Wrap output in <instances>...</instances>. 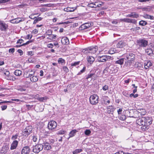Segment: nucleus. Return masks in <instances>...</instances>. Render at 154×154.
<instances>
[{
    "instance_id": "obj_1",
    "label": "nucleus",
    "mask_w": 154,
    "mask_h": 154,
    "mask_svg": "<svg viewBox=\"0 0 154 154\" xmlns=\"http://www.w3.org/2000/svg\"><path fill=\"white\" fill-rule=\"evenodd\" d=\"M152 119L148 116L142 117L137 120L136 122L138 125L141 126V130L145 131L149 128V126L152 123Z\"/></svg>"
},
{
    "instance_id": "obj_2",
    "label": "nucleus",
    "mask_w": 154,
    "mask_h": 154,
    "mask_svg": "<svg viewBox=\"0 0 154 154\" xmlns=\"http://www.w3.org/2000/svg\"><path fill=\"white\" fill-rule=\"evenodd\" d=\"M137 45L139 47L144 48L148 45V42L145 39H140L137 41Z\"/></svg>"
},
{
    "instance_id": "obj_3",
    "label": "nucleus",
    "mask_w": 154,
    "mask_h": 154,
    "mask_svg": "<svg viewBox=\"0 0 154 154\" xmlns=\"http://www.w3.org/2000/svg\"><path fill=\"white\" fill-rule=\"evenodd\" d=\"M32 127L31 126H29L26 127L22 132V134L23 136L25 137H27L32 132Z\"/></svg>"
},
{
    "instance_id": "obj_4",
    "label": "nucleus",
    "mask_w": 154,
    "mask_h": 154,
    "mask_svg": "<svg viewBox=\"0 0 154 154\" xmlns=\"http://www.w3.org/2000/svg\"><path fill=\"white\" fill-rule=\"evenodd\" d=\"M44 146L41 144H37L33 146L32 151L35 153H38L42 150Z\"/></svg>"
},
{
    "instance_id": "obj_5",
    "label": "nucleus",
    "mask_w": 154,
    "mask_h": 154,
    "mask_svg": "<svg viewBox=\"0 0 154 154\" xmlns=\"http://www.w3.org/2000/svg\"><path fill=\"white\" fill-rule=\"evenodd\" d=\"M98 97L96 95L94 94L90 96L89 100L91 103L92 105L96 104L98 102Z\"/></svg>"
},
{
    "instance_id": "obj_6",
    "label": "nucleus",
    "mask_w": 154,
    "mask_h": 154,
    "mask_svg": "<svg viewBox=\"0 0 154 154\" xmlns=\"http://www.w3.org/2000/svg\"><path fill=\"white\" fill-rule=\"evenodd\" d=\"M98 48L97 47V46H95V47H90L88 48H85V49H83L82 51V52L85 53V54L88 53L89 52H87L86 51L85 52L87 51H91V53L94 54L97 51Z\"/></svg>"
},
{
    "instance_id": "obj_7",
    "label": "nucleus",
    "mask_w": 154,
    "mask_h": 154,
    "mask_svg": "<svg viewBox=\"0 0 154 154\" xmlns=\"http://www.w3.org/2000/svg\"><path fill=\"white\" fill-rule=\"evenodd\" d=\"M135 56V55L132 53H129V54H127L126 56L127 62L129 63H131L134 60Z\"/></svg>"
},
{
    "instance_id": "obj_8",
    "label": "nucleus",
    "mask_w": 154,
    "mask_h": 154,
    "mask_svg": "<svg viewBox=\"0 0 154 154\" xmlns=\"http://www.w3.org/2000/svg\"><path fill=\"white\" fill-rule=\"evenodd\" d=\"M57 123L54 121H51L49 122L48 127L49 130H52L55 128L57 127Z\"/></svg>"
},
{
    "instance_id": "obj_9",
    "label": "nucleus",
    "mask_w": 154,
    "mask_h": 154,
    "mask_svg": "<svg viewBox=\"0 0 154 154\" xmlns=\"http://www.w3.org/2000/svg\"><path fill=\"white\" fill-rule=\"evenodd\" d=\"M108 57L106 55L98 56L97 57L98 61L99 62H105L108 60Z\"/></svg>"
},
{
    "instance_id": "obj_10",
    "label": "nucleus",
    "mask_w": 154,
    "mask_h": 154,
    "mask_svg": "<svg viewBox=\"0 0 154 154\" xmlns=\"http://www.w3.org/2000/svg\"><path fill=\"white\" fill-rule=\"evenodd\" d=\"M8 26V25L5 22L2 21H0V29L1 31H6Z\"/></svg>"
},
{
    "instance_id": "obj_11",
    "label": "nucleus",
    "mask_w": 154,
    "mask_h": 154,
    "mask_svg": "<svg viewBox=\"0 0 154 154\" xmlns=\"http://www.w3.org/2000/svg\"><path fill=\"white\" fill-rule=\"evenodd\" d=\"M9 149L8 145H5L3 146L0 151V154H5L8 151Z\"/></svg>"
},
{
    "instance_id": "obj_12",
    "label": "nucleus",
    "mask_w": 154,
    "mask_h": 154,
    "mask_svg": "<svg viewBox=\"0 0 154 154\" xmlns=\"http://www.w3.org/2000/svg\"><path fill=\"white\" fill-rule=\"evenodd\" d=\"M30 149L28 146H26L23 148L21 150L22 154H29Z\"/></svg>"
},
{
    "instance_id": "obj_13",
    "label": "nucleus",
    "mask_w": 154,
    "mask_h": 154,
    "mask_svg": "<svg viewBox=\"0 0 154 154\" xmlns=\"http://www.w3.org/2000/svg\"><path fill=\"white\" fill-rule=\"evenodd\" d=\"M24 20V18L22 19H20V18L18 17L17 18H15L11 20L10 22L12 23H17L20 22H22Z\"/></svg>"
},
{
    "instance_id": "obj_14",
    "label": "nucleus",
    "mask_w": 154,
    "mask_h": 154,
    "mask_svg": "<svg viewBox=\"0 0 154 154\" xmlns=\"http://www.w3.org/2000/svg\"><path fill=\"white\" fill-rule=\"evenodd\" d=\"M18 141L17 140H14L11 144L10 149L13 150L16 149L18 146Z\"/></svg>"
},
{
    "instance_id": "obj_15",
    "label": "nucleus",
    "mask_w": 154,
    "mask_h": 154,
    "mask_svg": "<svg viewBox=\"0 0 154 154\" xmlns=\"http://www.w3.org/2000/svg\"><path fill=\"white\" fill-rule=\"evenodd\" d=\"M61 42L62 44L67 45L69 44V41L68 38L66 37H63L61 40Z\"/></svg>"
},
{
    "instance_id": "obj_16",
    "label": "nucleus",
    "mask_w": 154,
    "mask_h": 154,
    "mask_svg": "<svg viewBox=\"0 0 154 154\" xmlns=\"http://www.w3.org/2000/svg\"><path fill=\"white\" fill-rule=\"evenodd\" d=\"M127 17L137 18L139 17V14L135 12H131L130 14H129L126 16Z\"/></svg>"
},
{
    "instance_id": "obj_17",
    "label": "nucleus",
    "mask_w": 154,
    "mask_h": 154,
    "mask_svg": "<svg viewBox=\"0 0 154 154\" xmlns=\"http://www.w3.org/2000/svg\"><path fill=\"white\" fill-rule=\"evenodd\" d=\"M144 65L145 68L147 69L152 65V63L149 60H147L145 61Z\"/></svg>"
},
{
    "instance_id": "obj_18",
    "label": "nucleus",
    "mask_w": 154,
    "mask_h": 154,
    "mask_svg": "<svg viewBox=\"0 0 154 154\" xmlns=\"http://www.w3.org/2000/svg\"><path fill=\"white\" fill-rule=\"evenodd\" d=\"M78 132V131L75 129L72 130V131H71L69 133V137L68 138V139H69V138L70 137H72L74 136Z\"/></svg>"
},
{
    "instance_id": "obj_19",
    "label": "nucleus",
    "mask_w": 154,
    "mask_h": 154,
    "mask_svg": "<svg viewBox=\"0 0 154 154\" xmlns=\"http://www.w3.org/2000/svg\"><path fill=\"white\" fill-rule=\"evenodd\" d=\"M87 60L88 62L91 64L94 61L95 59L93 57L88 56L87 57Z\"/></svg>"
},
{
    "instance_id": "obj_20",
    "label": "nucleus",
    "mask_w": 154,
    "mask_h": 154,
    "mask_svg": "<svg viewBox=\"0 0 154 154\" xmlns=\"http://www.w3.org/2000/svg\"><path fill=\"white\" fill-rule=\"evenodd\" d=\"M103 100L104 103L108 105L110 103V101L109 99V98L108 97L104 96L103 97Z\"/></svg>"
},
{
    "instance_id": "obj_21",
    "label": "nucleus",
    "mask_w": 154,
    "mask_h": 154,
    "mask_svg": "<svg viewBox=\"0 0 154 154\" xmlns=\"http://www.w3.org/2000/svg\"><path fill=\"white\" fill-rule=\"evenodd\" d=\"M87 6L88 7L91 8H96L97 7H99V6L98 5H96V4L93 3H88Z\"/></svg>"
},
{
    "instance_id": "obj_22",
    "label": "nucleus",
    "mask_w": 154,
    "mask_h": 154,
    "mask_svg": "<svg viewBox=\"0 0 154 154\" xmlns=\"http://www.w3.org/2000/svg\"><path fill=\"white\" fill-rule=\"evenodd\" d=\"M86 29H88L90 27L93 26V23L92 22H89L85 23Z\"/></svg>"
},
{
    "instance_id": "obj_23",
    "label": "nucleus",
    "mask_w": 154,
    "mask_h": 154,
    "mask_svg": "<svg viewBox=\"0 0 154 154\" xmlns=\"http://www.w3.org/2000/svg\"><path fill=\"white\" fill-rule=\"evenodd\" d=\"M17 90L23 92L26 91V89L25 87L24 86H19L18 87Z\"/></svg>"
},
{
    "instance_id": "obj_24",
    "label": "nucleus",
    "mask_w": 154,
    "mask_h": 154,
    "mask_svg": "<svg viewBox=\"0 0 154 154\" xmlns=\"http://www.w3.org/2000/svg\"><path fill=\"white\" fill-rule=\"evenodd\" d=\"M124 45L123 42L122 41H119L117 44V48H122L123 47Z\"/></svg>"
},
{
    "instance_id": "obj_25",
    "label": "nucleus",
    "mask_w": 154,
    "mask_h": 154,
    "mask_svg": "<svg viewBox=\"0 0 154 154\" xmlns=\"http://www.w3.org/2000/svg\"><path fill=\"white\" fill-rule=\"evenodd\" d=\"M124 59L122 58L118 60H116V64H119L120 65H122L124 63Z\"/></svg>"
},
{
    "instance_id": "obj_26",
    "label": "nucleus",
    "mask_w": 154,
    "mask_h": 154,
    "mask_svg": "<svg viewBox=\"0 0 154 154\" xmlns=\"http://www.w3.org/2000/svg\"><path fill=\"white\" fill-rule=\"evenodd\" d=\"M14 74L17 76H20L21 75L22 72L19 70L17 69L14 71Z\"/></svg>"
},
{
    "instance_id": "obj_27",
    "label": "nucleus",
    "mask_w": 154,
    "mask_h": 154,
    "mask_svg": "<svg viewBox=\"0 0 154 154\" xmlns=\"http://www.w3.org/2000/svg\"><path fill=\"white\" fill-rule=\"evenodd\" d=\"M94 73H91L90 72L86 76V79H88L89 78H92V77H94Z\"/></svg>"
},
{
    "instance_id": "obj_28",
    "label": "nucleus",
    "mask_w": 154,
    "mask_h": 154,
    "mask_svg": "<svg viewBox=\"0 0 154 154\" xmlns=\"http://www.w3.org/2000/svg\"><path fill=\"white\" fill-rule=\"evenodd\" d=\"M153 51L151 48H148L146 50V52L148 55H150L153 54Z\"/></svg>"
},
{
    "instance_id": "obj_29",
    "label": "nucleus",
    "mask_w": 154,
    "mask_h": 154,
    "mask_svg": "<svg viewBox=\"0 0 154 154\" xmlns=\"http://www.w3.org/2000/svg\"><path fill=\"white\" fill-rule=\"evenodd\" d=\"M34 18H36V19L34 20L33 24H35L37 22H38V21L41 20L42 19V18L41 17H39L38 18H36V17H34Z\"/></svg>"
},
{
    "instance_id": "obj_30",
    "label": "nucleus",
    "mask_w": 154,
    "mask_h": 154,
    "mask_svg": "<svg viewBox=\"0 0 154 154\" xmlns=\"http://www.w3.org/2000/svg\"><path fill=\"white\" fill-rule=\"evenodd\" d=\"M143 17L145 18L150 19H153V16L149 15L146 14H144Z\"/></svg>"
},
{
    "instance_id": "obj_31",
    "label": "nucleus",
    "mask_w": 154,
    "mask_h": 154,
    "mask_svg": "<svg viewBox=\"0 0 154 154\" xmlns=\"http://www.w3.org/2000/svg\"><path fill=\"white\" fill-rule=\"evenodd\" d=\"M45 149L46 150H49L51 148V147L50 144L48 143H45L44 144Z\"/></svg>"
},
{
    "instance_id": "obj_32",
    "label": "nucleus",
    "mask_w": 154,
    "mask_h": 154,
    "mask_svg": "<svg viewBox=\"0 0 154 154\" xmlns=\"http://www.w3.org/2000/svg\"><path fill=\"white\" fill-rule=\"evenodd\" d=\"M65 60L62 58H59L58 60V62L59 63L63 65L65 63Z\"/></svg>"
},
{
    "instance_id": "obj_33",
    "label": "nucleus",
    "mask_w": 154,
    "mask_h": 154,
    "mask_svg": "<svg viewBox=\"0 0 154 154\" xmlns=\"http://www.w3.org/2000/svg\"><path fill=\"white\" fill-rule=\"evenodd\" d=\"M147 23L145 21L141 20L139 22V24L140 25L144 26L146 25Z\"/></svg>"
},
{
    "instance_id": "obj_34",
    "label": "nucleus",
    "mask_w": 154,
    "mask_h": 154,
    "mask_svg": "<svg viewBox=\"0 0 154 154\" xmlns=\"http://www.w3.org/2000/svg\"><path fill=\"white\" fill-rule=\"evenodd\" d=\"M128 23H133L136 24L137 23V20L134 19L129 18Z\"/></svg>"
},
{
    "instance_id": "obj_35",
    "label": "nucleus",
    "mask_w": 154,
    "mask_h": 154,
    "mask_svg": "<svg viewBox=\"0 0 154 154\" xmlns=\"http://www.w3.org/2000/svg\"><path fill=\"white\" fill-rule=\"evenodd\" d=\"M30 80L32 82H35L37 81L38 79L36 76H33L32 78H30Z\"/></svg>"
},
{
    "instance_id": "obj_36",
    "label": "nucleus",
    "mask_w": 154,
    "mask_h": 154,
    "mask_svg": "<svg viewBox=\"0 0 154 154\" xmlns=\"http://www.w3.org/2000/svg\"><path fill=\"white\" fill-rule=\"evenodd\" d=\"M66 131L65 130H61L58 131L57 134L63 135L65 133Z\"/></svg>"
},
{
    "instance_id": "obj_37",
    "label": "nucleus",
    "mask_w": 154,
    "mask_h": 154,
    "mask_svg": "<svg viewBox=\"0 0 154 154\" xmlns=\"http://www.w3.org/2000/svg\"><path fill=\"white\" fill-rule=\"evenodd\" d=\"M82 150L81 149H76L73 152V154H77L82 152Z\"/></svg>"
},
{
    "instance_id": "obj_38",
    "label": "nucleus",
    "mask_w": 154,
    "mask_h": 154,
    "mask_svg": "<svg viewBox=\"0 0 154 154\" xmlns=\"http://www.w3.org/2000/svg\"><path fill=\"white\" fill-rule=\"evenodd\" d=\"M91 132L89 129H87L85 131V134L87 136H89L91 133Z\"/></svg>"
},
{
    "instance_id": "obj_39",
    "label": "nucleus",
    "mask_w": 154,
    "mask_h": 154,
    "mask_svg": "<svg viewBox=\"0 0 154 154\" xmlns=\"http://www.w3.org/2000/svg\"><path fill=\"white\" fill-rule=\"evenodd\" d=\"M85 70L86 67H84L78 73L77 75H79L81 74L82 73L84 72L85 71Z\"/></svg>"
},
{
    "instance_id": "obj_40",
    "label": "nucleus",
    "mask_w": 154,
    "mask_h": 154,
    "mask_svg": "<svg viewBox=\"0 0 154 154\" xmlns=\"http://www.w3.org/2000/svg\"><path fill=\"white\" fill-rule=\"evenodd\" d=\"M71 8H64V10L66 12H72L74 11L75 9H73L72 10H71Z\"/></svg>"
},
{
    "instance_id": "obj_41",
    "label": "nucleus",
    "mask_w": 154,
    "mask_h": 154,
    "mask_svg": "<svg viewBox=\"0 0 154 154\" xmlns=\"http://www.w3.org/2000/svg\"><path fill=\"white\" fill-rule=\"evenodd\" d=\"M118 117L120 120H124L126 119V117L124 115H122V116H121L119 115Z\"/></svg>"
},
{
    "instance_id": "obj_42",
    "label": "nucleus",
    "mask_w": 154,
    "mask_h": 154,
    "mask_svg": "<svg viewBox=\"0 0 154 154\" xmlns=\"http://www.w3.org/2000/svg\"><path fill=\"white\" fill-rule=\"evenodd\" d=\"M18 135L17 134H16L14 135H13L12 136V137L11 138V139L12 140H16L17 139L18 137Z\"/></svg>"
},
{
    "instance_id": "obj_43",
    "label": "nucleus",
    "mask_w": 154,
    "mask_h": 154,
    "mask_svg": "<svg viewBox=\"0 0 154 154\" xmlns=\"http://www.w3.org/2000/svg\"><path fill=\"white\" fill-rule=\"evenodd\" d=\"M52 31L51 30H48L46 32V34L48 35H52Z\"/></svg>"
},
{
    "instance_id": "obj_44",
    "label": "nucleus",
    "mask_w": 154,
    "mask_h": 154,
    "mask_svg": "<svg viewBox=\"0 0 154 154\" xmlns=\"http://www.w3.org/2000/svg\"><path fill=\"white\" fill-rule=\"evenodd\" d=\"M79 28L81 30H84L85 29H86L85 25V23L82 24L81 25L80 27Z\"/></svg>"
},
{
    "instance_id": "obj_45",
    "label": "nucleus",
    "mask_w": 154,
    "mask_h": 154,
    "mask_svg": "<svg viewBox=\"0 0 154 154\" xmlns=\"http://www.w3.org/2000/svg\"><path fill=\"white\" fill-rule=\"evenodd\" d=\"M63 70L66 73L68 72L69 71L68 69L66 66H63Z\"/></svg>"
},
{
    "instance_id": "obj_46",
    "label": "nucleus",
    "mask_w": 154,
    "mask_h": 154,
    "mask_svg": "<svg viewBox=\"0 0 154 154\" xmlns=\"http://www.w3.org/2000/svg\"><path fill=\"white\" fill-rule=\"evenodd\" d=\"M109 89V87L108 85H105L102 88V89L104 91H106L108 90Z\"/></svg>"
},
{
    "instance_id": "obj_47",
    "label": "nucleus",
    "mask_w": 154,
    "mask_h": 154,
    "mask_svg": "<svg viewBox=\"0 0 154 154\" xmlns=\"http://www.w3.org/2000/svg\"><path fill=\"white\" fill-rule=\"evenodd\" d=\"M80 61H78L72 63L71 64V66H75L79 64Z\"/></svg>"
},
{
    "instance_id": "obj_48",
    "label": "nucleus",
    "mask_w": 154,
    "mask_h": 154,
    "mask_svg": "<svg viewBox=\"0 0 154 154\" xmlns=\"http://www.w3.org/2000/svg\"><path fill=\"white\" fill-rule=\"evenodd\" d=\"M115 51L114 50V49H111L109 51V53L111 54H112L115 53Z\"/></svg>"
},
{
    "instance_id": "obj_49",
    "label": "nucleus",
    "mask_w": 154,
    "mask_h": 154,
    "mask_svg": "<svg viewBox=\"0 0 154 154\" xmlns=\"http://www.w3.org/2000/svg\"><path fill=\"white\" fill-rule=\"evenodd\" d=\"M122 111V108H119L117 110V112L118 113L119 115L121 114Z\"/></svg>"
},
{
    "instance_id": "obj_50",
    "label": "nucleus",
    "mask_w": 154,
    "mask_h": 154,
    "mask_svg": "<svg viewBox=\"0 0 154 154\" xmlns=\"http://www.w3.org/2000/svg\"><path fill=\"white\" fill-rule=\"evenodd\" d=\"M10 0H0V4L5 3L9 1Z\"/></svg>"
},
{
    "instance_id": "obj_51",
    "label": "nucleus",
    "mask_w": 154,
    "mask_h": 154,
    "mask_svg": "<svg viewBox=\"0 0 154 154\" xmlns=\"http://www.w3.org/2000/svg\"><path fill=\"white\" fill-rule=\"evenodd\" d=\"M14 50L15 49L14 48H11L9 50V53H13L14 52Z\"/></svg>"
},
{
    "instance_id": "obj_52",
    "label": "nucleus",
    "mask_w": 154,
    "mask_h": 154,
    "mask_svg": "<svg viewBox=\"0 0 154 154\" xmlns=\"http://www.w3.org/2000/svg\"><path fill=\"white\" fill-rule=\"evenodd\" d=\"M4 73V75L7 76H8L10 74L9 71H6Z\"/></svg>"
},
{
    "instance_id": "obj_53",
    "label": "nucleus",
    "mask_w": 154,
    "mask_h": 154,
    "mask_svg": "<svg viewBox=\"0 0 154 154\" xmlns=\"http://www.w3.org/2000/svg\"><path fill=\"white\" fill-rule=\"evenodd\" d=\"M32 42V41L31 40H29L27 41L26 43L22 44V45H28Z\"/></svg>"
},
{
    "instance_id": "obj_54",
    "label": "nucleus",
    "mask_w": 154,
    "mask_h": 154,
    "mask_svg": "<svg viewBox=\"0 0 154 154\" xmlns=\"http://www.w3.org/2000/svg\"><path fill=\"white\" fill-rule=\"evenodd\" d=\"M23 40H22V39H19L18 40L17 43V44L20 43V44H21L23 43Z\"/></svg>"
},
{
    "instance_id": "obj_55",
    "label": "nucleus",
    "mask_w": 154,
    "mask_h": 154,
    "mask_svg": "<svg viewBox=\"0 0 154 154\" xmlns=\"http://www.w3.org/2000/svg\"><path fill=\"white\" fill-rule=\"evenodd\" d=\"M17 51L20 54V55L21 56L23 54V51L21 50L18 49Z\"/></svg>"
},
{
    "instance_id": "obj_56",
    "label": "nucleus",
    "mask_w": 154,
    "mask_h": 154,
    "mask_svg": "<svg viewBox=\"0 0 154 154\" xmlns=\"http://www.w3.org/2000/svg\"><path fill=\"white\" fill-rule=\"evenodd\" d=\"M32 137V140L33 141L35 142H36L37 140V137L35 136H33Z\"/></svg>"
},
{
    "instance_id": "obj_57",
    "label": "nucleus",
    "mask_w": 154,
    "mask_h": 154,
    "mask_svg": "<svg viewBox=\"0 0 154 154\" xmlns=\"http://www.w3.org/2000/svg\"><path fill=\"white\" fill-rule=\"evenodd\" d=\"M2 109V110H4L5 109L7 108L6 105H4L1 106Z\"/></svg>"
},
{
    "instance_id": "obj_58",
    "label": "nucleus",
    "mask_w": 154,
    "mask_h": 154,
    "mask_svg": "<svg viewBox=\"0 0 154 154\" xmlns=\"http://www.w3.org/2000/svg\"><path fill=\"white\" fill-rule=\"evenodd\" d=\"M106 13H105V12L103 11H100L99 13V14L100 16H101V15H104Z\"/></svg>"
},
{
    "instance_id": "obj_59",
    "label": "nucleus",
    "mask_w": 154,
    "mask_h": 154,
    "mask_svg": "<svg viewBox=\"0 0 154 154\" xmlns=\"http://www.w3.org/2000/svg\"><path fill=\"white\" fill-rule=\"evenodd\" d=\"M48 47L49 48H52L53 47V45L52 44H49L48 45Z\"/></svg>"
},
{
    "instance_id": "obj_60",
    "label": "nucleus",
    "mask_w": 154,
    "mask_h": 154,
    "mask_svg": "<svg viewBox=\"0 0 154 154\" xmlns=\"http://www.w3.org/2000/svg\"><path fill=\"white\" fill-rule=\"evenodd\" d=\"M149 0H139L138 1L139 2H149Z\"/></svg>"
},
{
    "instance_id": "obj_61",
    "label": "nucleus",
    "mask_w": 154,
    "mask_h": 154,
    "mask_svg": "<svg viewBox=\"0 0 154 154\" xmlns=\"http://www.w3.org/2000/svg\"><path fill=\"white\" fill-rule=\"evenodd\" d=\"M39 100L40 101H43L44 100H46V98L44 97H41L39 98Z\"/></svg>"
},
{
    "instance_id": "obj_62",
    "label": "nucleus",
    "mask_w": 154,
    "mask_h": 154,
    "mask_svg": "<svg viewBox=\"0 0 154 154\" xmlns=\"http://www.w3.org/2000/svg\"><path fill=\"white\" fill-rule=\"evenodd\" d=\"M47 38L50 40L53 39V37L52 36V35H49V36L47 37Z\"/></svg>"
},
{
    "instance_id": "obj_63",
    "label": "nucleus",
    "mask_w": 154,
    "mask_h": 154,
    "mask_svg": "<svg viewBox=\"0 0 154 154\" xmlns=\"http://www.w3.org/2000/svg\"><path fill=\"white\" fill-rule=\"evenodd\" d=\"M116 153H117V154H126L123 152L122 151H119V152H116Z\"/></svg>"
},
{
    "instance_id": "obj_64",
    "label": "nucleus",
    "mask_w": 154,
    "mask_h": 154,
    "mask_svg": "<svg viewBox=\"0 0 154 154\" xmlns=\"http://www.w3.org/2000/svg\"><path fill=\"white\" fill-rule=\"evenodd\" d=\"M141 9H142L143 11H147L148 10V8L145 7L142 8Z\"/></svg>"
}]
</instances>
